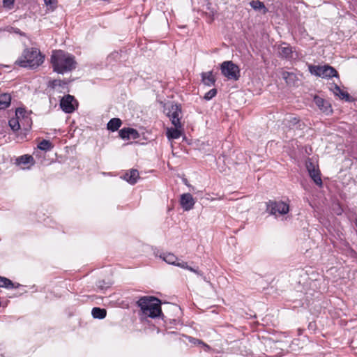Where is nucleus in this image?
I'll return each mask as SVG.
<instances>
[{
    "label": "nucleus",
    "mask_w": 357,
    "mask_h": 357,
    "mask_svg": "<svg viewBox=\"0 0 357 357\" xmlns=\"http://www.w3.org/2000/svg\"><path fill=\"white\" fill-rule=\"evenodd\" d=\"M250 5L255 10H261L262 14H266L268 12L264 3L259 0H252L250 2Z\"/></svg>",
    "instance_id": "obj_21"
},
{
    "label": "nucleus",
    "mask_w": 357,
    "mask_h": 357,
    "mask_svg": "<svg viewBox=\"0 0 357 357\" xmlns=\"http://www.w3.org/2000/svg\"><path fill=\"white\" fill-rule=\"evenodd\" d=\"M44 61V56L36 48L24 50L22 56L16 61L15 63L20 67L36 68Z\"/></svg>",
    "instance_id": "obj_3"
},
{
    "label": "nucleus",
    "mask_w": 357,
    "mask_h": 357,
    "mask_svg": "<svg viewBox=\"0 0 357 357\" xmlns=\"http://www.w3.org/2000/svg\"><path fill=\"white\" fill-rule=\"evenodd\" d=\"M60 106L66 113H72L77 106V102L73 96L67 95L61 98Z\"/></svg>",
    "instance_id": "obj_8"
},
{
    "label": "nucleus",
    "mask_w": 357,
    "mask_h": 357,
    "mask_svg": "<svg viewBox=\"0 0 357 357\" xmlns=\"http://www.w3.org/2000/svg\"><path fill=\"white\" fill-rule=\"evenodd\" d=\"M162 257L165 261H166L167 263H168L169 264L177 266L182 268L188 269L192 272L195 273L197 275H202V273L198 269H195L192 267L189 266L188 265L187 262H185V261L177 262L178 260L177 257L175 256L172 253L164 254Z\"/></svg>",
    "instance_id": "obj_7"
},
{
    "label": "nucleus",
    "mask_w": 357,
    "mask_h": 357,
    "mask_svg": "<svg viewBox=\"0 0 357 357\" xmlns=\"http://www.w3.org/2000/svg\"><path fill=\"white\" fill-rule=\"evenodd\" d=\"M52 84V86L54 87L56 85L60 84V80H54Z\"/></svg>",
    "instance_id": "obj_36"
},
{
    "label": "nucleus",
    "mask_w": 357,
    "mask_h": 357,
    "mask_svg": "<svg viewBox=\"0 0 357 357\" xmlns=\"http://www.w3.org/2000/svg\"><path fill=\"white\" fill-rule=\"evenodd\" d=\"M15 164L22 169H29L35 164L34 158L30 155H23L16 158Z\"/></svg>",
    "instance_id": "obj_12"
},
{
    "label": "nucleus",
    "mask_w": 357,
    "mask_h": 357,
    "mask_svg": "<svg viewBox=\"0 0 357 357\" xmlns=\"http://www.w3.org/2000/svg\"><path fill=\"white\" fill-rule=\"evenodd\" d=\"M196 341L198 342V344H203V346L204 347H206L207 349H209V346H208L207 344H204V342H202L201 340H196Z\"/></svg>",
    "instance_id": "obj_35"
},
{
    "label": "nucleus",
    "mask_w": 357,
    "mask_h": 357,
    "mask_svg": "<svg viewBox=\"0 0 357 357\" xmlns=\"http://www.w3.org/2000/svg\"><path fill=\"white\" fill-rule=\"evenodd\" d=\"M284 128L287 133V137H293L294 136H301V132L304 128L305 124L298 119L294 116H289L283 121Z\"/></svg>",
    "instance_id": "obj_4"
},
{
    "label": "nucleus",
    "mask_w": 357,
    "mask_h": 357,
    "mask_svg": "<svg viewBox=\"0 0 357 357\" xmlns=\"http://www.w3.org/2000/svg\"><path fill=\"white\" fill-rule=\"evenodd\" d=\"M266 211L270 215H285L289 211V206L284 202L269 200L266 203Z\"/></svg>",
    "instance_id": "obj_5"
},
{
    "label": "nucleus",
    "mask_w": 357,
    "mask_h": 357,
    "mask_svg": "<svg viewBox=\"0 0 357 357\" xmlns=\"http://www.w3.org/2000/svg\"><path fill=\"white\" fill-rule=\"evenodd\" d=\"M30 113L21 107L17 108L15 111V116L19 119L20 123L25 127V129L30 128L32 124Z\"/></svg>",
    "instance_id": "obj_9"
},
{
    "label": "nucleus",
    "mask_w": 357,
    "mask_h": 357,
    "mask_svg": "<svg viewBox=\"0 0 357 357\" xmlns=\"http://www.w3.org/2000/svg\"><path fill=\"white\" fill-rule=\"evenodd\" d=\"M9 126L13 131H17L20 128V122L17 117L12 118L8 121Z\"/></svg>",
    "instance_id": "obj_28"
},
{
    "label": "nucleus",
    "mask_w": 357,
    "mask_h": 357,
    "mask_svg": "<svg viewBox=\"0 0 357 357\" xmlns=\"http://www.w3.org/2000/svg\"><path fill=\"white\" fill-rule=\"evenodd\" d=\"M51 63L54 72L63 74L76 68L75 57L62 50L52 52Z\"/></svg>",
    "instance_id": "obj_1"
},
{
    "label": "nucleus",
    "mask_w": 357,
    "mask_h": 357,
    "mask_svg": "<svg viewBox=\"0 0 357 357\" xmlns=\"http://www.w3.org/2000/svg\"><path fill=\"white\" fill-rule=\"evenodd\" d=\"M19 284H17V285H15L13 282L5 278V277H2V276H0V287H4V288H7V289H13V288H17L19 287Z\"/></svg>",
    "instance_id": "obj_24"
},
{
    "label": "nucleus",
    "mask_w": 357,
    "mask_h": 357,
    "mask_svg": "<svg viewBox=\"0 0 357 357\" xmlns=\"http://www.w3.org/2000/svg\"><path fill=\"white\" fill-rule=\"evenodd\" d=\"M338 74L337 70L329 66H324L323 75L321 77L331 78L333 77H337Z\"/></svg>",
    "instance_id": "obj_22"
},
{
    "label": "nucleus",
    "mask_w": 357,
    "mask_h": 357,
    "mask_svg": "<svg viewBox=\"0 0 357 357\" xmlns=\"http://www.w3.org/2000/svg\"><path fill=\"white\" fill-rule=\"evenodd\" d=\"M216 94L217 90L215 89H212L205 94L204 99L206 100H209L213 97H215Z\"/></svg>",
    "instance_id": "obj_31"
},
{
    "label": "nucleus",
    "mask_w": 357,
    "mask_h": 357,
    "mask_svg": "<svg viewBox=\"0 0 357 357\" xmlns=\"http://www.w3.org/2000/svg\"><path fill=\"white\" fill-rule=\"evenodd\" d=\"M38 148L43 151H50L53 148L52 144L46 139H43L38 145Z\"/></svg>",
    "instance_id": "obj_27"
},
{
    "label": "nucleus",
    "mask_w": 357,
    "mask_h": 357,
    "mask_svg": "<svg viewBox=\"0 0 357 357\" xmlns=\"http://www.w3.org/2000/svg\"><path fill=\"white\" fill-rule=\"evenodd\" d=\"M137 304L140 307L142 316L156 318L162 314L160 301L155 297H142Z\"/></svg>",
    "instance_id": "obj_2"
},
{
    "label": "nucleus",
    "mask_w": 357,
    "mask_h": 357,
    "mask_svg": "<svg viewBox=\"0 0 357 357\" xmlns=\"http://www.w3.org/2000/svg\"><path fill=\"white\" fill-rule=\"evenodd\" d=\"M307 168L310 177L312 178L314 182L321 186L322 185V180L320 176V172L318 169L315 168L312 162L307 165Z\"/></svg>",
    "instance_id": "obj_14"
},
{
    "label": "nucleus",
    "mask_w": 357,
    "mask_h": 357,
    "mask_svg": "<svg viewBox=\"0 0 357 357\" xmlns=\"http://www.w3.org/2000/svg\"><path fill=\"white\" fill-rule=\"evenodd\" d=\"M11 102V96L9 93H2L0 95V109H5L8 107Z\"/></svg>",
    "instance_id": "obj_19"
},
{
    "label": "nucleus",
    "mask_w": 357,
    "mask_h": 357,
    "mask_svg": "<svg viewBox=\"0 0 357 357\" xmlns=\"http://www.w3.org/2000/svg\"><path fill=\"white\" fill-rule=\"evenodd\" d=\"M133 132V128H124L119 130V136L122 139H130V132Z\"/></svg>",
    "instance_id": "obj_30"
},
{
    "label": "nucleus",
    "mask_w": 357,
    "mask_h": 357,
    "mask_svg": "<svg viewBox=\"0 0 357 357\" xmlns=\"http://www.w3.org/2000/svg\"><path fill=\"white\" fill-rule=\"evenodd\" d=\"M139 178V172L134 169H131L129 172H126L123 176V178L132 185L136 183Z\"/></svg>",
    "instance_id": "obj_16"
},
{
    "label": "nucleus",
    "mask_w": 357,
    "mask_h": 357,
    "mask_svg": "<svg viewBox=\"0 0 357 357\" xmlns=\"http://www.w3.org/2000/svg\"><path fill=\"white\" fill-rule=\"evenodd\" d=\"M221 73L229 79L238 80L240 77V69L238 66L231 61L222 63Z\"/></svg>",
    "instance_id": "obj_6"
},
{
    "label": "nucleus",
    "mask_w": 357,
    "mask_h": 357,
    "mask_svg": "<svg viewBox=\"0 0 357 357\" xmlns=\"http://www.w3.org/2000/svg\"><path fill=\"white\" fill-rule=\"evenodd\" d=\"M278 52L280 55L286 59H290L292 57V50L291 47L284 43L278 47Z\"/></svg>",
    "instance_id": "obj_17"
},
{
    "label": "nucleus",
    "mask_w": 357,
    "mask_h": 357,
    "mask_svg": "<svg viewBox=\"0 0 357 357\" xmlns=\"http://www.w3.org/2000/svg\"><path fill=\"white\" fill-rule=\"evenodd\" d=\"M15 0H3V6L8 9H10L13 7Z\"/></svg>",
    "instance_id": "obj_32"
},
{
    "label": "nucleus",
    "mask_w": 357,
    "mask_h": 357,
    "mask_svg": "<svg viewBox=\"0 0 357 357\" xmlns=\"http://www.w3.org/2000/svg\"><path fill=\"white\" fill-rule=\"evenodd\" d=\"M91 314L95 319H103L106 317L107 311L105 309L100 307H93Z\"/></svg>",
    "instance_id": "obj_25"
},
{
    "label": "nucleus",
    "mask_w": 357,
    "mask_h": 357,
    "mask_svg": "<svg viewBox=\"0 0 357 357\" xmlns=\"http://www.w3.org/2000/svg\"><path fill=\"white\" fill-rule=\"evenodd\" d=\"M330 90L334 93L335 96H338L342 100L347 101L349 100V94L343 90H342L337 84H333L330 87Z\"/></svg>",
    "instance_id": "obj_15"
},
{
    "label": "nucleus",
    "mask_w": 357,
    "mask_h": 357,
    "mask_svg": "<svg viewBox=\"0 0 357 357\" xmlns=\"http://www.w3.org/2000/svg\"><path fill=\"white\" fill-rule=\"evenodd\" d=\"M314 102L315 103L317 107L326 114H330L332 113L333 110L331 104L329 103L328 101L324 100L321 97L314 96Z\"/></svg>",
    "instance_id": "obj_11"
},
{
    "label": "nucleus",
    "mask_w": 357,
    "mask_h": 357,
    "mask_svg": "<svg viewBox=\"0 0 357 357\" xmlns=\"http://www.w3.org/2000/svg\"><path fill=\"white\" fill-rule=\"evenodd\" d=\"M180 128L175 127L174 128H168L167 130V137L171 139H178L181 135V132L179 130Z\"/></svg>",
    "instance_id": "obj_26"
},
{
    "label": "nucleus",
    "mask_w": 357,
    "mask_h": 357,
    "mask_svg": "<svg viewBox=\"0 0 357 357\" xmlns=\"http://www.w3.org/2000/svg\"><path fill=\"white\" fill-rule=\"evenodd\" d=\"M181 205L185 211L191 210L195 204V202L190 193H185L181 196Z\"/></svg>",
    "instance_id": "obj_13"
},
{
    "label": "nucleus",
    "mask_w": 357,
    "mask_h": 357,
    "mask_svg": "<svg viewBox=\"0 0 357 357\" xmlns=\"http://www.w3.org/2000/svg\"><path fill=\"white\" fill-rule=\"evenodd\" d=\"M138 137L139 134L136 130L133 129V132H130V138L132 137V139H137Z\"/></svg>",
    "instance_id": "obj_34"
},
{
    "label": "nucleus",
    "mask_w": 357,
    "mask_h": 357,
    "mask_svg": "<svg viewBox=\"0 0 357 357\" xmlns=\"http://www.w3.org/2000/svg\"><path fill=\"white\" fill-rule=\"evenodd\" d=\"M282 78L288 85H294L296 81V75L293 73L284 71L282 73Z\"/></svg>",
    "instance_id": "obj_23"
},
{
    "label": "nucleus",
    "mask_w": 357,
    "mask_h": 357,
    "mask_svg": "<svg viewBox=\"0 0 357 357\" xmlns=\"http://www.w3.org/2000/svg\"><path fill=\"white\" fill-rule=\"evenodd\" d=\"M181 113V108L176 105H172L169 108L168 116L172 121V123L177 128H181V123L180 122V114Z\"/></svg>",
    "instance_id": "obj_10"
},
{
    "label": "nucleus",
    "mask_w": 357,
    "mask_h": 357,
    "mask_svg": "<svg viewBox=\"0 0 357 357\" xmlns=\"http://www.w3.org/2000/svg\"><path fill=\"white\" fill-rule=\"evenodd\" d=\"M122 121L119 118H113L107 123V128L112 132L116 131L121 126Z\"/></svg>",
    "instance_id": "obj_20"
},
{
    "label": "nucleus",
    "mask_w": 357,
    "mask_h": 357,
    "mask_svg": "<svg viewBox=\"0 0 357 357\" xmlns=\"http://www.w3.org/2000/svg\"><path fill=\"white\" fill-rule=\"evenodd\" d=\"M324 66H310V72L317 76L322 77Z\"/></svg>",
    "instance_id": "obj_29"
},
{
    "label": "nucleus",
    "mask_w": 357,
    "mask_h": 357,
    "mask_svg": "<svg viewBox=\"0 0 357 357\" xmlns=\"http://www.w3.org/2000/svg\"><path fill=\"white\" fill-rule=\"evenodd\" d=\"M44 1L47 6H50L51 8L54 7L57 3L56 0H44Z\"/></svg>",
    "instance_id": "obj_33"
},
{
    "label": "nucleus",
    "mask_w": 357,
    "mask_h": 357,
    "mask_svg": "<svg viewBox=\"0 0 357 357\" xmlns=\"http://www.w3.org/2000/svg\"><path fill=\"white\" fill-rule=\"evenodd\" d=\"M202 78L203 83L208 86L214 85L215 82V79L214 78L211 71L203 73L202 74Z\"/></svg>",
    "instance_id": "obj_18"
}]
</instances>
